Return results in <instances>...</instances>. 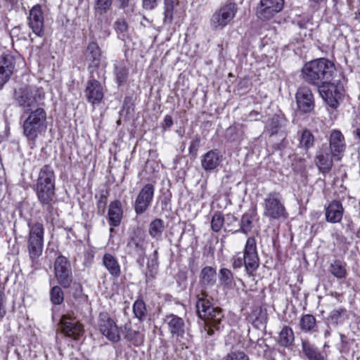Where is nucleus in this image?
I'll use <instances>...</instances> for the list:
<instances>
[{"instance_id": "1", "label": "nucleus", "mask_w": 360, "mask_h": 360, "mask_svg": "<svg viewBox=\"0 0 360 360\" xmlns=\"http://www.w3.org/2000/svg\"><path fill=\"white\" fill-rule=\"evenodd\" d=\"M338 72L333 63L326 58H319L307 63L302 70L303 79L318 88L337 77Z\"/></svg>"}, {"instance_id": "2", "label": "nucleus", "mask_w": 360, "mask_h": 360, "mask_svg": "<svg viewBox=\"0 0 360 360\" xmlns=\"http://www.w3.org/2000/svg\"><path fill=\"white\" fill-rule=\"evenodd\" d=\"M207 297V295L205 292H202L198 296L196 310L199 317L205 321L207 327L205 330L207 334L210 336L214 334L213 328L219 329L224 314L221 309L219 307H214Z\"/></svg>"}, {"instance_id": "3", "label": "nucleus", "mask_w": 360, "mask_h": 360, "mask_svg": "<svg viewBox=\"0 0 360 360\" xmlns=\"http://www.w3.org/2000/svg\"><path fill=\"white\" fill-rule=\"evenodd\" d=\"M13 99L25 112H28L43 103L44 93L41 89L25 85L15 89Z\"/></svg>"}, {"instance_id": "4", "label": "nucleus", "mask_w": 360, "mask_h": 360, "mask_svg": "<svg viewBox=\"0 0 360 360\" xmlns=\"http://www.w3.org/2000/svg\"><path fill=\"white\" fill-rule=\"evenodd\" d=\"M55 174L53 169L49 165L43 166L37 182V195L41 203L52 201L55 194Z\"/></svg>"}, {"instance_id": "5", "label": "nucleus", "mask_w": 360, "mask_h": 360, "mask_svg": "<svg viewBox=\"0 0 360 360\" xmlns=\"http://www.w3.org/2000/svg\"><path fill=\"white\" fill-rule=\"evenodd\" d=\"M232 266L234 269L245 268L247 274L250 276L254 275L259 266V259L257 251L255 239L252 237L248 238L244 248L243 257L238 256L233 259Z\"/></svg>"}, {"instance_id": "6", "label": "nucleus", "mask_w": 360, "mask_h": 360, "mask_svg": "<svg viewBox=\"0 0 360 360\" xmlns=\"http://www.w3.org/2000/svg\"><path fill=\"white\" fill-rule=\"evenodd\" d=\"M29 112V115L23 122V134L29 141H35L38 135L47 127L46 112L41 107Z\"/></svg>"}, {"instance_id": "7", "label": "nucleus", "mask_w": 360, "mask_h": 360, "mask_svg": "<svg viewBox=\"0 0 360 360\" xmlns=\"http://www.w3.org/2000/svg\"><path fill=\"white\" fill-rule=\"evenodd\" d=\"M236 3L227 1L217 8L211 15L210 25L214 31H221L226 26L231 25L238 13Z\"/></svg>"}, {"instance_id": "8", "label": "nucleus", "mask_w": 360, "mask_h": 360, "mask_svg": "<svg viewBox=\"0 0 360 360\" xmlns=\"http://www.w3.org/2000/svg\"><path fill=\"white\" fill-rule=\"evenodd\" d=\"M27 250L34 263L41 255L44 248V227L41 222H28Z\"/></svg>"}, {"instance_id": "9", "label": "nucleus", "mask_w": 360, "mask_h": 360, "mask_svg": "<svg viewBox=\"0 0 360 360\" xmlns=\"http://www.w3.org/2000/svg\"><path fill=\"white\" fill-rule=\"evenodd\" d=\"M263 216L270 220L278 219L285 217V207L282 195L277 191H272L266 195L263 202Z\"/></svg>"}, {"instance_id": "10", "label": "nucleus", "mask_w": 360, "mask_h": 360, "mask_svg": "<svg viewBox=\"0 0 360 360\" xmlns=\"http://www.w3.org/2000/svg\"><path fill=\"white\" fill-rule=\"evenodd\" d=\"M318 89L320 96L328 106L333 109L338 108L339 101L345 91L344 85L339 79H334L333 81L321 85Z\"/></svg>"}, {"instance_id": "11", "label": "nucleus", "mask_w": 360, "mask_h": 360, "mask_svg": "<svg viewBox=\"0 0 360 360\" xmlns=\"http://www.w3.org/2000/svg\"><path fill=\"white\" fill-rule=\"evenodd\" d=\"M55 277L64 288H69L72 283V272L70 262L63 256H58L54 262Z\"/></svg>"}, {"instance_id": "12", "label": "nucleus", "mask_w": 360, "mask_h": 360, "mask_svg": "<svg viewBox=\"0 0 360 360\" xmlns=\"http://www.w3.org/2000/svg\"><path fill=\"white\" fill-rule=\"evenodd\" d=\"M329 150L335 161H340L345 155L347 145L345 138L338 129H333L328 136Z\"/></svg>"}, {"instance_id": "13", "label": "nucleus", "mask_w": 360, "mask_h": 360, "mask_svg": "<svg viewBox=\"0 0 360 360\" xmlns=\"http://www.w3.org/2000/svg\"><path fill=\"white\" fill-rule=\"evenodd\" d=\"M98 326L101 333L109 340L117 342L120 340V330L108 313L100 314Z\"/></svg>"}, {"instance_id": "14", "label": "nucleus", "mask_w": 360, "mask_h": 360, "mask_svg": "<svg viewBox=\"0 0 360 360\" xmlns=\"http://www.w3.org/2000/svg\"><path fill=\"white\" fill-rule=\"evenodd\" d=\"M146 246L144 233L140 230H136L130 235L126 250L134 257H142L145 255Z\"/></svg>"}, {"instance_id": "15", "label": "nucleus", "mask_w": 360, "mask_h": 360, "mask_svg": "<svg viewBox=\"0 0 360 360\" xmlns=\"http://www.w3.org/2000/svg\"><path fill=\"white\" fill-rule=\"evenodd\" d=\"M154 192L155 186L152 184H147L141 189L134 202L136 214H142L148 209L153 200Z\"/></svg>"}, {"instance_id": "16", "label": "nucleus", "mask_w": 360, "mask_h": 360, "mask_svg": "<svg viewBox=\"0 0 360 360\" xmlns=\"http://www.w3.org/2000/svg\"><path fill=\"white\" fill-rule=\"evenodd\" d=\"M284 0H260L257 15L262 20H268L283 8Z\"/></svg>"}, {"instance_id": "17", "label": "nucleus", "mask_w": 360, "mask_h": 360, "mask_svg": "<svg viewBox=\"0 0 360 360\" xmlns=\"http://www.w3.org/2000/svg\"><path fill=\"white\" fill-rule=\"evenodd\" d=\"M165 324L173 338H176L179 342L184 338L186 332V326L184 320L174 314H168L164 319Z\"/></svg>"}, {"instance_id": "18", "label": "nucleus", "mask_w": 360, "mask_h": 360, "mask_svg": "<svg viewBox=\"0 0 360 360\" xmlns=\"http://www.w3.org/2000/svg\"><path fill=\"white\" fill-rule=\"evenodd\" d=\"M28 25L32 32L37 37H43L44 33V22L41 6L37 4L30 11Z\"/></svg>"}, {"instance_id": "19", "label": "nucleus", "mask_w": 360, "mask_h": 360, "mask_svg": "<svg viewBox=\"0 0 360 360\" xmlns=\"http://www.w3.org/2000/svg\"><path fill=\"white\" fill-rule=\"evenodd\" d=\"M297 108L304 113L310 112L314 108V100L311 89L307 86L300 87L295 95Z\"/></svg>"}, {"instance_id": "20", "label": "nucleus", "mask_w": 360, "mask_h": 360, "mask_svg": "<svg viewBox=\"0 0 360 360\" xmlns=\"http://www.w3.org/2000/svg\"><path fill=\"white\" fill-rule=\"evenodd\" d=\"M15 60L11 54H5L0 57V89L8 82L13 73Z\"/></svg>"}, {"instance_id": "21", "label": "nucleus", "mask_w": 360, "mask_h": 360, "mask_svg": "<svg viewBox=\"0 0 360 360\" xmlns=\"http://www.w3.org/2000/svg\"><path fill=\"white\" fill-rule=\"evenodd\" d=\"M222 158L223 156L219 150H210L202 155L201 167L207 172H213L219 166Z\"/></svg>"}, {"instance_id": "22", "label": "nucleus", "mask_w": 360, "mask_h": 360, "mask_svg": "<svg viewBox=\"0 0 360 360\" xmlns=\"http://www.w3.org/2000/svg\"><path fill=\"white\" fill-rule=\"evenodd\" d=\"M285 124V120L284 117L282 115L275 114L265 122V131L271 136L274 134H279L283 141L286 138V133L283 130Z\"/></svg>"}, {"instance_id": "23", "label": "nucleus", "mask_w": 360, "mask_h": 360, "mask_svg": "<svg viewBox=\"0 0 360 360\" xmlns=\"http://www.w3.org/2000/svg\"><path fill=\"white\" fill-rule=\"evenodd\" d=\"M61 324L63 332L68 337L77 340L83 334L82 324L75 319L63 317Z\"/></svg>"}, {"instance_id": "24", "label": "nucleus", "mask_w": 360, "mask_h": 360, "mask_svg": "<svg viewBox=\"0 0 360 360\" xmlns=\"http://www.w3.org/2000/svg\"><path fill=\"white\" fill-rule=\"evenodd\" d=\"M334 160L335 158L332 157L331 153L323 146L315 158L316 165L322 172H328L333 167Z\"/></svg>"}, {"instance_id": "25", "label": "nucleus", "mask_w": 360, "mask_h": 360, "mask_svg": "<svg viewBox=\"0 0 360 360\" xmlns=\"http://www.w3.org/2000/svg\"><path fill=\"white\" fill-rule=\"evenodd\" d=\"M86 96L88 101L93 103H99L103 97V87L96 79L89 80L86 84Z\"/></svg>"}, {"instance_id": "26", "label": "nucleus", "mask_w": 360, "mask_h": 360, "mask_svg": "<svg viewBox=\"0 0 360 360\" xmlns=\"http://www.w3.org/2000/svg\"><path fill=\"white\" fill-rule=\"evenodd\" d=\"M343 212L344 208L342 203L338 200H333L326 207V220L333 224L338 223L342 219Z\"/></svg>"}, {"instance_id": "27", "label": "nucleus", "mask_w": 360, "mask_h": 360, "mask_svg": "<svg viewBox=\"0 0 360 360\" xmlns=\"http://www.w3.org/2000/svg\"><path fill=\"white\" fill-rule=\"evenodd\" d=\"M108 222L112 227L119 226L123 217L122 205L120 200L112 201L108 207Z\"/></svg>"}, {"instance_id": "28", "label": "nucleus", "mask_w": 360, "mask_h": 360, "mask_svg": "<svg viewBox=\"0 0 360 360\" xmlns=\"http://www.w3.org/2000/svg\"><path fill=\"white\" fill-rule=\"evenodd\" d=\"M85 60L89 68H96L98 66L101 51L97 43L92 41L89 43L84 51Z\"/></svg>"}, {"instance_id": "29", "label": "nucleus", "mask_w": 360, "mask_h": 360, "mask_svg": "<svg viewBox=\"0 0 360 360\" xmlns=\"http://www.w3.org/2000/svg\"><path fill=\"white\" fill-rule=\"evenodd\" d=\"M244 137V126L241 124L230 126L225 132V138L229 142L240 143Z\"/></svg>"}, {"instance_id": "30", "label": "nucleus", "mask_w": 360, "mask_h": 360, "mask_svg": "<svg viewBox=\"0 0 360 360\" xmlns=\"http://www.w3.org/2000/svg\"><path fill=\"white\" fill-rule=\"evenodd\" d=\"M179 3V0H164V25L169 27L172 24L174 15Z\"/></svg>"}, {"instance_id": "31", "label": "nucleus", "mask_w": 360, "mask_h": 360, "mask_svg": "<svg viewBox=\"0 0 360 360\" xmlns=\"http://www.w3.org/2000/svg\"><path fill=\"white\" fill-rule=\"evenodd\" d=\"M302 348L309 360H325L324 355L314 345L307 340L302 341Z\"/></svg>"}, {"instance_id": "32", "label": "nucleus", "mask_w": 360, "mask_h": 360, "mask_svg": "<svg viewBox=\"0 0 360 360\" xmlns=\"http://www.w3.org/2000/svg\"><path fill=\"white\" fill-rule=\"evenodd\" d=\"M103 264L112 276L117 277L120 275V266L113 255L105 254L103 257Z\"/></svg>"}, {"instance_id": "33", "label": "nucleus", "mask_w": 360, "mask_h": 360, "mask_svg": "<svg viewBox=\"0 0 360 360\" xmlns=\"http://www.w3.org/2000/svg\"><path fill=\"white\" fill-rule=\"evenodd\" d=\"M299 326L304 333L315 332L316 331V319L312 314H304L300 318Z\"/></svg>"}, {"instance_id": "34", "label": "nucleus", "mask_w": 360, "mask_h": 360, "mask_svg": "<svg viewBox=\"0 0 360 360\" xmlns=\"http://www.w3.org/2000/svg\"><path fill=\"white\" fill-rule=\"evenodd\" d=\"M216 270L211 266L204 267L200 276V281L202 285H213L215 283Z\"/></svg>"}, {"instance_id": "35", "label": "nucleus", "mask_w": 360, "mask_h": 360, "mask_svg": "<svg viewBox=\"0 0 360 360\" xmlns=\"http://www.w3.org/2000/svg\"><path fill=\"white\" fill-rule=\"evenodd\" d=\"M295 337L292 328L289 326H284L278 335V343L282 347H289L294 342Z\"/></svg>"}, {"instance_id": "36", "label": "nucleus", "mask_w": 360, "mask_h": 360, "mask_svg": "<svg viewBox=\"0 0 360 360\" xmlns=\"http://www.w3.org/2000/svg\"><path fill=\"white\" fill-rule=\"evenodd\" d=\"M158 264V252L155 250L150 259L147 262L148 271L146 273V282L153 279L154 274L157 272Z\"/></svg>"}, {"instance_id": "37", "label": "nucleus", "mask_w": 360, "mask_h": 360, "mask_svg": "<svg viewBox=\"0 0 360 360\" xmlns=\"http://www.w3.org/2000/svg\"><path fill=\"white\" fill-rule=\"evenodd\" d=\"M165 230V223L161 219H155L149 225V234L153 238H161Z\"/></svg>"}, {"instance_id": "38", "label": "nucleus", "mask_w": 360, "mask_h": 360, "mask_svg": "<svg viewBox=\"0 0 360 360\" xmlns=\"http://www.w3.org/2000/svg\"><path fill=\"white\" fill-rule=\"evenodd\" d=\"M331 274L337 278H344L347 276L346 264L342 261H333L329 268Z\"/></svg>"}, {"instance_id": "39", "label": "nucleus", "mask_w": 360, "mask_h": 360, "mask_svg": "<svg viewBox=\"0 0 360 360\" xmlns=\"http://www.w3.org/2000/svg\"><path fill=\"white\" fill-rule=\"evenodd\" d=\"M298 147L308 150L314 145V136L309 129H304L300 135Z\"/></svg>"}, {"instance_id": "40", "label": "nucleus", "mask_w": 360, "mask_h": 360, "mask_svg": "<svg viewBox=\"0 0 360 360\" xmlns=\"http://www.w3.org/2000/svg\"><path fill=\"white\" fill-rule=\"evenodd\" d=\"M125 338L135 346L141 345L144 342V335L139 331L131 330L125 326Z\"/></svg>"}, {"instance_id": "41", "label": "nucleus", "mask_w": 360, "mask_h": 360, "mask_svg": "<svg viewBox=\"0 0 360 360\" xmlns=\"http://www.w3.org/2000/svg\"><path fill=\"white\" fill-rule=\"evenodd\" d=\"M115 75L116 78V82L118 85L122 84L126 82L128 76V70L126 68L124 62H117L115 65Z\"/></svg>"}, {"instance_id": "42", "label": "nucleus", "mask_w": 360, "mask_h": 360, "mask_svg": "<svg viewBox=\"0 0 360 360\" xmlns=\"http://www.w3.org/2000/svg\"><path fill=\"white\" fill-rule=\"evenodd\" d=\"M219 281L224 288H231L233 286V276L228 269L222 268L220 269Z\"/></svg>"}, {"instance_id": "43", "label": "nucleus", "mask_w": 360, "mask_h": 360, "mask_svg": "<svg viewBox=\"0 0 360 360\" xmlns=\"http://www.w3.org/2000/svg\"><path fill=\"white\" fill-rule=\"evenodd\" d=\"M112 0H94V11L96 14L102 15L106 13L112 6Z\"/></svg>"}, {"instance_id": "44", "label": "nucleus", "mask_w": 360, "mask_h": 360, "mask_svg": "<svg viewBox=\"0 0 360 360\" xmlns=\"http://www.w3.org/2000/svg\"><path fill=\"white\" fill-rule=\"evenodd\" d=\"M133 311L135 316L139 320H143L147 316V310L144 302L139 299L136 300L133 305Z\"/></svg>"}, {"instance_id": "45", "label": "nucleus", "mask_w": 360, "mask_h": 360, "mask_svg": "<svg viewBox=\"0 0 360 360\" xmlns=\"http://www.w3.org/2000/svg\"><path fill=\"white\" fill-rule=\"evenodd\" d=\"M238 219L233 214L224 215V229L225 231H233L237 227Z\"/></svg>"}, {"instance_id": "46", "label": "nucleus", "mask_w": 360, "mask_h": 360, "mask_svg": "<svg viewBox=\"0 0 360 360\" xmlns=\"http://www.w3.org/2000/svg\"><path fill=\"white\" fill-rule=\"evenodd\" d=\"M253 217L250 213H245L241 218L240 223V231L247 234L251 231L252 226Z\"/></svg>"}, {"instance_id": "47", "label": "nucleus", "mask_w": 360, "mask_h": 360, "mask_svg": "<svg viewBox=\"0 0 360 360\" xmlns=\"http://www.w3.org/2000/svg\"><path fill=\"white\" fill-rule=\"evenodd\" d=\"M222 228H224V215L219 212H215L211 220V229L214 232H219Z\"/></svg>"}, {"instance_id": "48", "label": "nucleus", "mask_w": 360, "mask_h": 360, "mask_svg": "<svg viewBox=\"0 0 360 360\" xmlns=\"http://www.w3.org/2000/svg\"><path fill=\"white\" fill-rule=\"evenodd\" d=\"M51 300L54 304H60L64 300L63 292L60 287L53 286L50 292Z\"/></svg>"}, {"instance_id": "49", "label": "nucleus", "mask_w": 360, "mask_h": 360, "mask_svg": "<svg viewBox=\"0 0 360 360\" xmlns=\"http://www.w3.org/2000/svg\"><path fill=\"white\" fill-rule=\"evenodd\" d=\"M346 312L345 308H339L333 310L328 318V320L333 325L338 326L340 323V319L342 314Z\"/></svg>"}, {"instance_id": "50", "label": "nucleus", "mask_w": 360, "mask_h": 360, "mask_svg": "<svg viewBox=\"0 0 360 360\" xmlns=\"http://www.w3.org/2000/svg\"><path fill=\"white\" fill-rule=\"evenodd\" d=\"M224 360H250V358L244 352L235 350L229 352Z\"/></svg>"}, {"instance_id": "51", "label": "nucleus", "mask_w": 360, "mask_h": 360, "mask_svg": "<svg viewBox=\"0 0 360 360\" xmlns=\"http://www.w3.org/2000/svg\"><path fill=\"white\" fill-rule=\"evenodd\" d=\"M184 343L181 344L179 347L176 348L174 360H188L191 356V352L187 347H184Z\"/></svg>"}, {"instance_id": "52", "label": "nucleus", "mask_w": 360, "mask_h": 360, "mask_svg": "<svg viewBox=\"0 0 360 360\" xmlns=\"http://www.w3.org/2000/svg\"><path fill=\"white\" fill-rule=\"evenodd\" d=\"M51 202L52 201H49L47 203H42V204L45 207H44L45 210L47 212V214L46 215L47 221L53 223V221L56 219L58 214H57V212H56V209L53 207Z\"/></svg>"}, {"instance_id": "53", "label": "nucleus", "mask_w": 360, "mask_h": 360, "mask_svg": "<svg viewBox=\"0 0 360 360\" xmlns=\"http://www.w3.org/2000/svg\"><path fill=\"white\" fill-rule=\"evenodd\" d=\"M200 146V137L198 135H195L193 137L191 141L190 146L188 148L189 154L193 157L197 155L198 149Z\"/></svg>"}, {"instance_id": "54", "label": "nucleus", "mask_w": 360, "mask_h": 360, "mask_svg": "<svg viewBox=\"0 0 360 360\" xmlns=\"http://www.w3.org/2000/svg\"><path fill=\"white\" fill-rule=\"evenodd\" d=\"M115 28L117 32L122 34V37H124L127 32L128 25L124 19L120 18L115 21Z\"/></svg>"}, {"instance_id": "55", "label": "nucleus", "mask_w": 360, "mask_h": 360, "mask_svg": "<svg viewBox=\"0 0 360 360\" xmlns=\"http://www.w3.org/2000/svg\"><path fill=\"white\" fill-rule=\"evenodd\" d=\"M107 203V196L105 195H101L97 203L98 213L103 214L105 212V205Z\"/></svg>"}, {"instance_id": "56", "label": "nucleus", "mask_w": 360, "mask_h": 360, "mask_svg": "<svg viewBox=\"0 0 360 360\" xmlns=\"http://www.w3.org/2000/svg\"><path fill=\"white\" fill-rule=\"evenodd\" d=\"M142 6L143 8L146 10H153L158 6V0H143Z\"/></svg>"}, {"instance_id": "57", "label": "nucleus", "mask_w": 360, "mask_h": 360, "mask_svg": "<svg viewBox=\"0 0 360 360\" xmlns=\"http://www.w3.org/2000/svg\"><path fill=\"white\" fill-rule=\"evenodd\" d=\"M4 303H5V295L3 291L0 290V321L2 319V318L6 314Z\"/></svg>"}, {"instance_id": "58", "label": "nucleus", "mask_w": 360, "mask_h": 360, "mask_svg": "<svg viewBox=\"0 0 360 360\" xmlns=\"http://www.w3.org/2000/svg\"><path fill=\"white\" fill-rule=\"evenodd\" d=\"M173 124V120L170 115H166L163 120L162 127L164 129H169Z\"/></svg>"}, {"instance_id": "59", "label": "nucleus", "mask_w": 360, "mask_h": 360, "mask_svg": "<svg viewBox=\"0 0 360 360\" xmlns=\"http://www.w3.org/2000/svg\"><path fill=\"white\" fill-rule=\"evenodd\" d=\"M119 4V8L128 11V8L130 6V0H117Z\"/></svg>"}, {"instance_id": "60", "label": "nucleus", "mask_w": 360, "mask_h": 360, "mask_svg": "<svg viewBox=\"0 0 360 360\" xmlns=\"http://www.w3.org/2000/svg\"><path fill=\"white\" fill-rule=\"evenodd\" d=\"M309 1L316 4H320L321 3L325 1L326 0H309Z\"/></svg>"}, {"instance_id": "61", "label": "nucleus", "mask_w": 360, "mask_h": 360, "mask_svg": "<svg viewBox=\"0 0 360 360\" xmlns=\"http://www.w3.org/2000/svg\"><path fill=\"white\" fill-rule=\"evenodd\" d=\"M356 135L360 139V128L356 129Z\"/></svg>"}, {"instance_id": "62", "label": "nucleus", "mask_w": 360, "mask_h": 360, "mask_svg": "<svg viewBox=\"0 0 360 360\" xmlns=\"http://www.w3.org/2000/svg\"><path fill=\"white\" fill-rule=\"evenodd\" d=\"M113 230H114V229H113V228H112V227H111V228L110 229V232H112V231H113Z\"/></svg>"}]
</instances>
